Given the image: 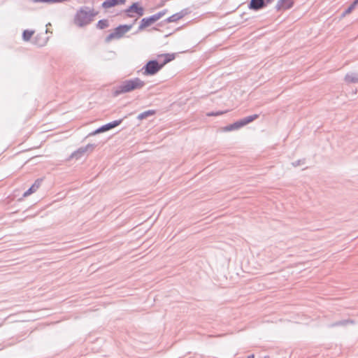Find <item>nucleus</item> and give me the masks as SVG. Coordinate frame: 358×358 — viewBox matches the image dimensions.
I'll use <instances>...</instances> for the list:
<instances>
[{
  "label": "nucleus",
  "instance_id": "a211bd4d",
  "mask_svg": "<svg viewBox=\"0 0 358 358\" xmlns=\"http://www.w3.org/2000/svg\"><path fill=\"white\" fill-rule=\"evenodd\" d=\"M355 6H356L357 4H358V0H355L353 3H352Z\"/></svg>",
  "mask_w": 358,
  "mask_h": 358
},
{
  "label": "nucleus",
  "instance_id": "4468645a",
  "mask_svg": "<svg viewBox=\"0 0 358 358\" xmlns=\"http://www.w3.org/2000/svg\"><path fill=\"white\" fill-rule=\"evenodd\" d=\"M33 34H34V31H33L25 30L23 32V38H24V41H29L31 38Z\"/></svg>",
  "mask_w": 358,
  "mask_h": 358
},
{
  "label": "nucleus",
  "instance_id": "f03ea898",
  "mask_svg": "<svg viewBox=\"0 0 358 358\" xmlns=\"http://www.w3.org/2000/svg\"><path fill=\"white\" fill-rule=\"evenodd\" d=\"M97 13L93 9L87 7L79 9L75 17L74 23L78 27H85L93 21Z\"/></svg>",
  "mask_w": 358,
  "mask_h": 358
},
{
  "label": "nucleus",
  "instance_id": "f8f14e48",
  "mask_svg": "<svg viewBox=\"0 0 358 358\" xmlns=\"http://www.w3.org/2000/svg\"><path fill=\"white\" fill-rule=\"evenodd\" d=\"M41 180H36L32 186L24 194V196H27L35 192L40 187Z\"/></svg>",
  "mask_w": 358,
  "mask_h": 358
},
{
  "label": "nucleus",
  "instance_id": "ddd939ff",
  "mask_svg": "<svg viewBox=\"0 0 358 358\" xmlns=\"http://www.w3.org/2000/svg\"><path fill=\"white\" fill-rule=\"evenodd\" d=\"M109 27L108 20L106 19L100 20L96 24V27L99 29H103Z\"/></svg>",
  "mask_w": 358,
  "mask_h": 358
},
{
  "label": "nucleus",
  "instance_id": "f3484780",
  "mask_svg": "<svg viewBox=\"0 0 358 358\" xmlns=\"http://www.w3.org/2000/svg\"><path fill=\"white\" fill-rule=\"evenodd\" d=\"M355 8V6L352 4L345 11V14H349L352 12V10Z\"/></svg>",
  "mask_w": 358,
  "mask_h": 358
},
{
  "label": "nucleus",
  "instance_id": "7ed1b4c3",
  "mask_svg": "<svg viewBox=\"0 0 358 358\" xmlns=\"http://www.w3.org/2000/svg\"><path fill=\"white\" fill-rule=\"evenodd\" d=\"M145 85V83L138 78L127 80L118 86L113 92L115 96L120 94L130 92L136 90H140Z\"/></svg>",
  "mask_w": 358,
  "mask_h": 358
},
{
  "label": "nucleus",
  "instance_id": "9b49d317",
  "mask_svg": "<svg viewBox=\"0 0 358 358\" xmlns=\"http://www.w3.org/2000/svg\"><path fill=\"white\" fill-rule=\"evenodd\" d=\"M264 6V0H251L249 8L252 10H259Z\"/></svg>",
  "mask_w": 358,
  "mask_h": 358
},
{
  "label": "nucleus",
  "instance_id": "20e7f679",
  "mask_svg": "<svg viewBox=\"0 0 358 358\" xmlns=\"http://www.w3.org/2000/svg\"><path fill=\"white\" fill-rule=\"evenodd\" d=\"M132 26L131 25H120L115 29H113V31L107 36L106 38V41L109 43L113 40L119 39L124 36V35L127 33L131 29Z\"/></svg>",
  "mask_w": 358,
  "mask_h": 358
},
{
  "label": "nucleus",
  "instance_id": "2eb2a0df",
  "mask_svg": "<svg viewBox=\"0 0 358 358\" xmlns=\"http://www.w3.org/2000/svg\"><path fill=\"white\" fill-rule=\"evenodd\" d=\"M154 114H155V111L154 110H148V111H145V112L140 114L138 115V118L142 120V119H144V118L147 117L149 115H152Z\"/></svg>",
  "mask_w": 358,
  "mask_h": 358
},
{
  "label": "nucleus",
  "instance_id": "39448f33",
  "mask_svg": "<svg viewBox=\"0 0 358 358\" xmlns=\"http://www.w3.org/2000/svg\"><path fill=\"white\" fill-rule=\"evenodd\" d=\"M258 117L257 115H251V116H248L245 119H243L241 120H239V121H237L230 125H228L227 127H224L222 129V130L223 131H233V130H236V129H238L240 128H241L242 127L248 124V123L252 122L253 120H255L257 117Z\"/></svg>",
  "mask_w": 358,
  "mask_h": 358
},
{
  "label": "nucleus",
  "instance_id": "1a4fd4ad",
  "mask_svg": "<svg viewBox=\"0 0 358 358\" xmlns=\"http://www.w3.org/2000/svg\"><path fill=\"white\" fill-rule=\"evenodd\" d=\"M121 122H122V120H119L113 121V122L108 123L105 125H103L98 129H96L94 134H99V133H102V132L108 131V130L120 125L121 124Z\"/></svg>",
  "mask_w": 358,
  "mask_h": 358
},
{
  "label": "nucleus",
  "instance_id": "f257e3e1",
  "mask_svg": "<svg viewBox=\"0 0 358 358\" xmlns=\"http://www.w3.org/2000/svg\"><path fill=\"white\" fill-rule=\"evenodd\" d=\"M175 54H162L157 56L158 60H150L143 67L144 76H152L159 71L166 64L175 59Z\"/></svg>",
  "mask_w": 358,
  "mask_h": 358
},
{
  "label": "nucleus",
  "instance_id": "6ab92c4d",
  "mask_svg": "<svg viewBox=\"0 0 358 358\" xmlns=\"http://www.w3.org/2000/svg\"><path fill=\"white\" fill-rule=\"evenodd\" d=\"M247 358H255V356L254 355H250Z\"/></svg>",
  "mask_w": 358,
  "mask_h": 358
},
{
  "label": "nucleus",
  "instance_id": "aec40b11",
  "mask_svg": "<svg viewBox=\"0 0 358 358\" xmlns=\"http://www.w3.org/2000/svg\"><path fill=\"white\" fill-rule=\"evenodd\" d=\"M272 1H273V0H266V2L267 3H268L272 2Z\"/></svg>",
  "mask_w": 358,
  "mask_h": 358
},
{
  "label": "nucleus",
  "instance_id": "412c9836",
  "mask_svg": "<svg viewBox=\"0 0 358 358\" xmlns=\"http://www.w3.org/2000/svg\"><path fill=\"white\" fill-rule=\"evenodd\" d=\"M266 358H268V357H266Z\"/></svg>",
  "mask_w": 358,
  "mask_h": 358
},
{
  "label": "nucleus",
  "instance_id": "0eeeda50",
  "mask_svg": "<svg viewBox=\"0 0 358 358\" xmlns=\"http://www.w3.org/2000/svg\"><path fill=\"white\" fill-rule=\"evenodd\" d=\"M163 16V14L159 13L157 14L153 15L149 17L143 18L141 21V24L139 26V29L143 30L146 27H150L158 20H159Z\"/></svg>",
  "mask_w": 358,
  "mask_h": 358
},
{
  "label": "nucleus",
  "instance_id": "9d476101",
  "mask_svg": "<svg viewBox=\"0 0 358 358\" xmlns=\"http://www.w3.org/2000/svg\"><path fill=\"white\" fill-rule=\"evenodd\" d=\"M294 0H278L277 8L278 10H287L292 7Z\"/></svg>",
  "mask_w": 358,
  "mask_h": 358
},
{
  "label": "nucleus",
  "instance_id": "6e6552de",
  "mask_svg": "<svg viewBox=\"0 0 358 358\" xmlns=\"http://www.w3.org/2000/svg\"><path fill=\"white\" fill-rule=\"evenodd\" d=\"M127 2V0H106L104 1L101 6L104 9H109L117 6L124 5Z\"/></svg>",
  "mask_w": 358,
  "mask_h": 358
},
{
  "label": "nucleus",
  "instance_id": "dca6fc26",
  "mask_svg": "<svg viewBox=\"0 0 358 358\" xmlns=\"http://www.w3.org/2000/svg\"><path fill=\"white\" fill-rule=\"evenodd\" d=\"M224 114V112H222V111H218L217 113H207V115L208 116H217V115H221Z\"/></svg>",
  "mask_w": 358,
  "mask_h": 358
},
{
  "label": "nucleus",
  "instance_id": "423d86ee",
  "mask_svg": "<svg viewBox=\"0 0 358 358\" xmlns=\"http://www.w3.org/2000/svg\"><path fill=\"white\" fill-rule=\"evenodd\" d=\"M125 13L129 17H134V13L137 14L138 16H142L144 13V8L141 6L140 3H133L125 10Z\"/></svg>",
  "mask_w": 358,
  "mask_h": 358
}]
</instances>
